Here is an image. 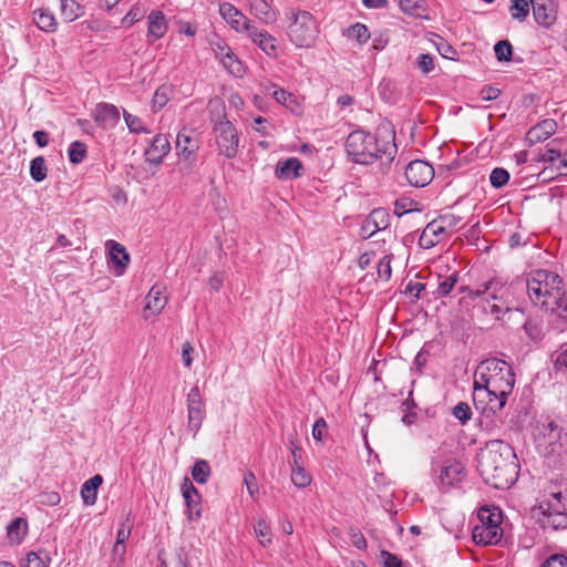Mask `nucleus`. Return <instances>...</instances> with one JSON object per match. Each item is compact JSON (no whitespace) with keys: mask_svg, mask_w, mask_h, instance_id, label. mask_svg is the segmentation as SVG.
<instances>
[{"mask_svg":"<svg viewBox=\"0 0 567 567\" xmlns=\"http://www.w3.org/2000/svg\"><path fill=\"white\" fill-rule=\"evenodd\" d=\"M460 280L458 271L453 270L452 272L437 274L436 275V288L432 291L435 298H442L449 296L455 288Z\"/></svg>","mask_w":567,"mask_h":567,"instance_id":"nucleus-24","label":"nucleus"},{"mask_svg":"<svg viewBox=\"0 0 567 567\" xmlns=\"http://www.w3.org/2000/svg\"><path fill=\"white\" fill-rule=\"evenodd\" d=\"M561 287L560 277L546 269L532 270L526 276V290L530 301L546 311L557 305Z\"/></svg>","mask_w":567,"mask_h":567,"instance_id":"nucleus-4","label":"nucleus"},{"mask_svg":"<svg viewBox=\"0 0 567 567\" xmlns=\"http://www.w3.org/2000/svg\"><path fill=\"white\" fill-rule=\"evenodd\" d=\"M436 49L443 58L449 60H456V50L443 39L439 40V42L436 43Z\"/></svg>","mask_w":567,"mask_h":567,"instance_id":"nucleus-54","label":"nucleus"},{"mask_svg":"<svg viewBox=\"0 0 567 567\" xmlns=\"http://www.w3.org/2000/svg\"><path fill=\"white\" fill-rule=\"evenodd\" d=\"M60 502V494L55 491H44L38 496V503L43 506H56Z\"/></svg>","mask_w":567,"mask_h":567,"instance_id":"nucleus-50","label":"nucleus"},{"mask_svg":"<svg viewBox=\"0 0 567 567\" xmlns=\"http://www.w3.org/2000/svg\"><path fill=\"white\" fill-rule=\"evenodd\" d=\"M349 38L355 39L360 44L365 43L370 39V32L365 24L355 23L347 30Z\"/></svg>","mask_w":567,"mask_h":567,"instance_id":"nucleus-42","label":"nucleus"},{"mask_svg":"<svg viewBox=\"0 0 567 567\" xmlns=\"http://www.w3.org/2000/svg\"><path fill=\"white\" fill-rule=\"evenodd\" d=\"M50 561L48 556L43 557L41 553L31 551L27 554L25 561L22 567H47Z\"/></svg>","mask_w":567,"mask_h":567,"instance_id":"nucleus-47","label":"nucleus"},{"mask_svg":"<svg viewBox=\"0 0 567 567\" xmlns=\"http://www.w3.org/2000/svg\"><path fill=\"white\" fill-rule=\"evenodd\" d=\"M327 422L320 417L318 419L315 424H313V427H312V436L315 440L317 441H322L326 433H327Z\"/></svg>","mask_w":567,"mask_h":567,"instance_id":"nucleus-60","label":"nucleus"},{"mask_svg":"<svg viewBox=\"0 0 567 567\" xmlns=\"http://www.w3.org/2000/svg\"><path fill=\"white\" fill-rule=\"evenodd\" d=\"M95 121L106 126H114L120 121V112L112 104L101 103L96 107Z\"/></svg>","mask_w":567,"mask_h":567,"instance_id":"nucleus-28","label":"nucleus"},{"mask_svg":"<svg viewBox=\"0 0 567 567\" xmlns=\"http://www.w3.org/2000/svg\"><path fill=\"white\" fill-rule=\"evenodd\" d=\"M557 130V123L553 118H546L533 126L526 134L530 144L540 143L549 138Z\"/></svg>","mask_w":567,"mask_h":567,"instance_id":"nucleus-23","label":"nucleus"},{"mask_svg":"<svg viewBox=\"0 0 567 567\" xmlns=\"http://www.w3.org/2000/svg\"><path fill=\"white\" fill-rule=\"evenodd\" d=\"M31 177H47V165L43 156L33 158L30 163Z\"/></svg>","mask_w":567,"mask_h":567,"instance_id":"nucleus-48","label":"nucleus"},{"mask_svg":"<svg viewBox=\"0 0 567 567\" xmlns=\"http://www.w3.org/2000/svg\"><path fill=\"white\" fill-rule=\"evenodd\" d=\"M478 471L483 480L494 488H508L518 476L513 447L503 441L491 442L478 455Z\"/></svg>","mask_w":567,"mask_h":567,"instance_id":"nucleus-1","label":"nucleus"},{"mask_svg":"<svg viewBox=\"0 0 567 567\" xmlns=\"http://www.w3.org/2000/svg\"><path fill=\"white\" fill-rule=\"evenodd\" d=\"M436 219L449 235L453 234L462 221V217L451 213L441 215Z\"/></svg>","mask_w":567,"mask_h":567,"instance_id":"nucleus-40","label":"nucleus"},{"mask_svg":"<svg viewBox=\"0 0 567 567\" xmlns=\"http://www.w3.org/2000/svg\"><path fill=\"white\" fill-rule=\"evenodd\" d=\"M494 51L498 61H511L513 49L512 44L508 41H498L494 47Z\"/></svg>","mask_w":567,"mask_h":567,"instance_id":"nucleus-46","label":"nucleus"},{"mask_svg":"<svg viewBox=\"0 0 567 567\" xmlns=\"http://www.w3.org/2000/svg\"><path fill=\"white\" fill-rule=\"evenodd\" d=\"M212 474V468L206 460H198L192 468V477L198 484L207 483Z\"/></svg>","mask_w":567,"mask_h":567,"instance_id":"nucleus-36","label":"nucleus"},{"mask_svg":"<svg viewBox=\"0 0 567 567\" xmlns=\"http://www.w3.org/2000/svg\"><path fill=\"white\" fill-rule=\"evenodd\" d=\"M272 97L292 113L298 114L300 112V104L297 102L296 97L284 89H275L272 92Z\"/></svg>","mask_w":567,"mask_h":567,"instance_id":"nucleus-34","label":"nucleus"},{"mask_svg":"<svg viewBox=\"0 0 567 567\" xmlns=\"http://www.w3.org/2000/svg\"><path fill=\"white\" fill-rule=\"evenodd\" d=\"M557 305L554 309H550V312H556L560 317H567V292L564 290V286L559 291V300H557Z\"/></svg>","mask_w":567,"mask_h":567,"instance_id":"nucleus-56","label":"nucleus"},{"mask_svg":"<svg viewBox=\"0 0 567 567\" xmlns=\"http://www.w3.org/2000/svg\"><path fill=\"white\" fill-rule=\"evenodd\" d=\"M208 110L220 153L228 158L235 157L238 152L239 138L236 128L227 120L224 102L218 97L210 99Z\"/></svg>","mask_w":567,"mask_h":567,"instance_id":"nucleus-6","label":"nucleus"},{"mask_svg":"<svg viewBox=\"0 0 567 567\" xmlns=\"http://www.w3.org/2000/svg\"><path fill=\"white\" fill-rule=\"evenodd\" d=\"M249 12L265 24L277 21L278 11L272 7L271 0H246Z\"/></svg>","mask_w":567,"mask_h":567,"instance_id":"nucleus-20","label":"nucleus"},{"mask_svg":"<svg viewBox=\"0 0 567 567\" xmlns=\"http://www.w3.org/2000/svg\"><path fill=\"white\" fill-rule=\"evenodd\" d=\"M169 141L164 135H156L146 154L153 162L162 159L169 151Z\"/></svg>","mask_w":567,"mask_h":567,"instance_id":"nucleus-31","label":"nucleus"},{"mask_svg":"<svg viewBox=\"0 0 567 567\" xmlns=\"http://www.w3.org/2000/svg\"><path fill=\"white\" fill-rule=\"evenodd\" d=\"M393 255H385L378 264V277L382 280H389L392 275L391 260Z\"/></svg>","mask_w":567,"mask_h":567,"instance_id":"nucleus-49","label":"nucleus"},{"mask_svg":"<svg viewBox=\"0 0 567 567\" xmlns=\"http://www.w3.org/2000/svg\"><path fill=\"white\" fill-rule=\"evenodd\" d=\"M124 120L131 132L140 133L144 131L143 123L137 116L124 111Z\"/></svg>","mask_w":567,"mask_h":567,"instance_id":"nucleus-55","label":"nucleus"},{"mask_svg":"<svg viewBox=\"0 0 567 567\" xmlns=\"http://www.w3.org/2000/svg\"><path fill=\"white\" fill-rule=\"evenodd\" d=\"M254 532L256 534V536L259 538V543L266 547L268 545L271 544V533H270V528L269 526L267 525V523L265 522V519L262 518H259L255 525H254Z\"/></svg>","mask_w":567,"mask_h":567,"instance_id":"nucleus-41","label":"nucleus"},{"mask_svg":"<svg viewBox=\"0 0 567 567\" xmlns=\"http://www.w3.org/2000/svg\"><path fill=\"white\" fill-rule=\"evenodd\" d=\"M384 567H403L402 561L398 558V556L389 553L382 551Z\"/></svg>","mask_w":567,"mask_h":567,"instance_id":"nucleus-64","label":"nucleus"},{"mask_svg":"<svg viewBox=\"0 0 567 567\" xmlns=\"http://www.w3.org/2000/svg\"><path fill=\"white\" fill-rule=\"evenodd\" d=\"M539 509L543 515L539 523L544 528L558 530L567 527V514L561 492L553 493L550 498L543 501L539 504Z\"/></svg>","mask_w":567,"mask_h":567,"instance_id":"nucleus-9","label":"nucleus"},{"mask_svg":"<svg viewBox=\"0 0 567 567\" xmlns=\"http://www.w3.org/2000/svg\"><path fill=\"white\" fill-rule=\"evenodd\" d=\"M431 472H436L435 466H440L439 475L435 478V484L441 491H446L450 487L458 484L465 476L463 464L456 460H446L442 465L432 457Z\"/></svg>","mask_w":567,"mask_h":567,"instance_id":"nucleus-11","label":"nucleus"},{"mask_svg":"<svg viewBox=\"0 0 567 567\" xmlns=\"http://www.w3.org/2000/svg\"><path fill=\"white\" fill-rule=\"evenodd\" d=\"M33 21L39 29L45 32H55L58 23L54 14L49 9H37L33 11Z\"/></svg>","mask_w":567,"mask_h":567,"instance_id":"nucleus-30","label":"nucleus"},{"mask_svg":"<svg viewBox=\"0 0 567 567\" xmlns=\"http://www.w3.org/2000/svg\"><path fill=\"white\" fill-rule=\"evenodd\" d=\"M515 385V374L512 367L497 358L482 361L474 373L473 400L482 402L495 393L504 399L509 395Z\"/></svg>","mask_w":567,"mask_h":567,"instance_id":"nucleus-2","label":"nucleus"},{"mask_svg":"<svg viewBox=\"0 0 567 567\" xmlns=\"http://www.w3.org/2000/svg\"><path fill=\"white\" fill-rule=\"evenodd\" d=\"M563 429L551 419L546 417L538 426V435L543 436V444L551 446V452H557L561 447L558 441L561 437Z\"/></svg>","mask_w":567,"mask_h":567,"instance_id":"nucleus-22","label":"nucleus"},{"mask_svg":"<svg viewBox=\"0 0 567 567\" xmlns=\"http://www.w3.org/2000/svg\"><path fill=\"white\" fill-rule=\"evenodd\" d=\"M540 567H567V557L563 554H554Z\"/></svg>","mask_w":567,"mask_h":567,"instance_id":"nucleus-57","label":"nucleus"},{"mask_svg":"<svg viewBox=\"0 0 567 567\" xmlns=\"http://www.w3.org/2000/svg\"><path fill=\"white\" fill-rule=\"evenodd\" d=\"M68 155L71 163H82L86 156V145L80 141L72 142L69 146Z\"/></svg>","mask_w":567,"mask_h":567,"instance_id":"nucleus-38","label":"nucleus"},{"mask_svg":"<svg viewBox=\"0 0 567 567\" xmlns=\"http://www.w3.org/2000/svg\"><path fill=\"white\" fill-rule=\"evenodd\" d=\"M105 246L109 250L107 260L115 268L114 274L122 276L130 262V255L126 248L122 244L111 239L105 243Z\"/></svg>","mask_w":567,"mask_h":567,"instance_id":"nucleus-18","label":"nucleus"},{"mask_svg":"<svg viewBox=\"0 0 567 567\" xmlns=\"http://www.w3.org/2000/svg\"><path fill=\"white\" fill-rule=\"evenodd\" d=\"M267 55L276 58L278 55V42L268 31L259 29L255 23L251 31L246 34Z\"/></svg>","mask_w":567,"mask_h":567,"instance_id":"nucleus-17","label":"nucleus"},{"mask_svg":"<svg viewBox=\"0 0 567 567\" xmlns=\"http://www.w3.org/2000/svg\"><path fill=\"white\" fill-rule=\"evenodd\" d=\"M554 365L558 372L567 373V343L559 347L553 354Z\"/></svg>","mask_w":567,"mask_h":567,"instance_id":"nucleus-44","label":"nucleus"},{"mask_svg":"<svg viewBox=\"0 0 567 567\" xmlns=\"http://www.w3.org/2000/svg\"><path fill=\"white\" fill-rule=\"evenodd\" d=\"M453 415L462 423L465 424L472 416L471 408L467 403L460 402L453 408Z\"/></svg>","mask_w":567,"mask_h":567,"instance_id":"nucleus-51","label":"nucleus"},{"mask_svg":"<svg viewBox=\"0 0 567 567\" xmlns=\"http://www.w3.org/2000/svg\"><path fill=\"white\" fill-rule=\"evenodd\" d=\"M187 506V518L189 520H197L200 518V495L189 498H184Z\"/></svg>","mask_w":567,"mask_h":567,"instance_id":"nucleus-45","label":"nucleus"},{"mask_svg":"<svg viewBox=\"0 0 567 567\" xmlns=\"http://www.w3.org/2000/svg\"><path fill=\"white\" fill-rule=\"evenodd\" d=\"M132 530V524L130 523L128 518L123 522L117 530L116 535V542L117 544L125 545V542L130 538Z\"/></svg>","mask_w":567,"mask_h":567,"instance_id":"nucleus-59","label":"nucleus"},{"mask_svg":"<svg viewBox=\"0 0 567 567\" xmlns=\"http://www.w3.org/2000/svg\"><path fill=\"white\" fill-rule=\"evenodd\" d=\"M536 22L543 27L551 25L556 20L555 0H529Z\"/></svg>","mask_w":567,"mask_h":567,"instance_id":"nucleus-19","label":"nucleus"},{"mask_svg":"<svg viewBox=\"0 0 567 567\" xmlns=\"http://www.w3.org/2000/svg\"><path fill=\"white\" fill-rule=\"evenodd\" d=\"M507 398L508 395H504L502 399L495 393V395L486 396L482 402L473 400L476 410H480L483 415L481 425L491 434L501 430L503 422L497 414L504 409Z\"/></svg>","mask_w":567,"mask_h":567,"instance_id":"nucleus-10","label":"nucleus"},{"mask_svg":"<svg viewBox=\"0 0 567 567\" xmlns=\"http://www.w3.org/2000/svg\"><path fill=\"white\" fill-rule=\"evenodd\" d=\"M176 150L184 161L192 163L199 150L198 133L193 128L184 126L177 134Z\"/></svg>","mask_w":567,"mask_h":567,"instance_id":"nucleus-13","label":"nucleus"},{"mask_svg":"<svg viewBox=\"0 0 567 567\" xmlns=\"http://www.w3.org/2000/svg\"><path fill=\"white\" fill-rule=\"evenodd\" d=\"M219 13L227 24L236 32L247 34L248 31H251L254 22L234 4L229 2L220 3Z\"/></svg>","mask_w":567,"mask_h":567,"instance_id":"nucleus-14","label":"nucleus"},{"mask_svg":"<svg viewBox=\"0 0 567 567\" xmlns=\"http://www.w3.org/2000/svg\"><path fill=\"white\" fill-rule=\"evenodd\" d=\"M103 483V477L100 474L94 475L85 481L81 488V497L85 505H94L97 498V489Z\"/></svg>","mask_w":567,"mask_h":567,"instance_id":"nucleus-29","label":"nucleus"},{"mask_svg":"<svg viewBox=\"0 0 567 567\" xmlns=\"http://www.w3.org/2000/svg\"><path fill=\"white\" fill-rule=\"evenodd\" d=\"M219 60L230 74L237 78H241L244 75L245 68L243 63L235 56V54L233 53L228 45L221 47Z\"/></svg>","mask_w":567,"mask_h":567,"instance_id":"nucleus-27","label":"nucleus"},{"mask_svg":"<svg viewBox=\"0 0 567 567\" xmlns=\"http://www.w3.org/2000/svg\"><path fill=\"white\" fill-rule=\"evenodd\" d=\"M346 148L353 162L362 165H372L380 161L377 174H388V168L394 158L395 147L389 141L380 142L374 135L354 131L349 134Z\"/></svg>","mask_w":567,"mask_h":567,"instance_id":"nucleus-3","label":"nucleus"},{"mask_svg":"<svg viewBox=\"0 0 567 567\" xmlns=\"http://www.w3.org/2000/svg\"><path fill=\"white\" fill-rule=\"evenodd\" d=\"M275 173L277 177H300L303 172V165L297 157H289L277 163Z\"/></svg>","mask_w":567,"mask_h":567,"instance_id":"nucleus-25","label":"nucleus"},{"mask_svg":"<svg viewBox=\"0 0 567 567\" xmlns=\"http://www.w3.org/2000/svg\"><path fill=\"white\" fill-rule=\"evenodd\" d=\"M145 11L142 10L138 4H134L131 10L122 19V23L125 25H132L144 18Z\"/></svg>","mask_w":567,"mask_h":567,"instance_id":"nucleus-52","label":"nucleus"},{"mask_svg":"<svg viewBox=\"0 0 567 567\" xmlns=\"http://www.w3.org/2000/svg\"><path fill=\"white\" fill-rule=\"evenodd\" d=\"M291 23L288 28V35L297 47L309 48L315 43L318 34V27L315 18L308 11L290 10Z\"/></svg>","mask_w":567,"mask_h":567,"instance_id":"nucleus-8","label":"nucleus"},{"mask_svg":"<svg viewBox=\"0 0 567 567\" xmlns=\"http://www.w3.org/2000/svg\"><path fill=\"white\" fill-rule=\"evenodd\" d=\"M389 226V213L384 208H374L362 221L360 227V236L363 239H368L378 231L385 230Z\"/></svg>","mask_w":567,"mask_h":567,"instance_id":"nucleus-15","label":"nucleus"},{"mask_svg":"<svg viewBox=\"0 0 567 567\" xmlns=\"http://www.w3.org/2000/svg\"><path fill=\"white\" fill-rule=\"evenodd\" d=\"M477 518L478 524L472 532L473 540L483 546L497 544L503 536L501 509L495 506H483L478 511Z\"/></svg>","mask_w":567,"mask_h":567,"instance_id":"nucleus-7","label":"nucleus"},{"mask_svg":"<svg viewBox=\"0 0 567 567\" xmlns=\"http://www.w3.org/2000/svg\"><path fill=\"white\" fill-rule=\"evenodd\" d=\"M434 174L433 166L424 161H412L405 167V177H434Z\"/></svg>","mask_w":567,"mask_h":567,"instance_id":"nucleus-32","label":"nucleus"},{"mask_svg":"<svg viewBox=\"0 0 567 567\" xmlns=\"http://www.w3.org/2000/svg\"><path fill=\"white\" fill-rule=\"evenodd\" d=\"M186 403L188 427L196 433L205 419V402L197 385L193 386L187 393Z\"/></svg>","mask_w":567,"mask_h":567,"instance_id":"nucleus-12","label":"nucleus"},{"mask_svg":"<svg viewBox=\"0 0 567 567\" xmlns=\"http://www.w3.org/2000/svg\"><path fill=\"white\" fill-rule=\"evenodd\" d=\"M28 530L27 520L23 518L13 519L7 527V536L12 544H20Z\"/></svg>","mask_w":567,"mask_h":567,"instance_id":"nucleus-33","label":"nucleus"},{"mask_svg":"<svg viewBox=\"0 0 567 567\" xmlns=\"http://www.w3.org/2000/svg\"><path fill=\"white\" fill-rule=\"evenodd\" d=\"M171 90L167 86H161L156 90L154 96H153V107L154 109H162L167 104L169 101L168 94Z\"/></svg>","mask_w":567,"mask_h":567,"instance_id":"nucleus-53","label":"nucleus"},{"mask_svg":"<svg viewBox=\"0 0 567 567\" xmlns=\"http://www.w3.org/2000/svg\"><path fill=\"white\" fill-rule=\"evenodd\" d=\"M81 6L75 0H60V13L65 22H72L80 17Z\"/></svg>","mask_w":567,"mask_h":567,"instance_id":"nucleus-35","label":"nucleus"},{"mask_svg":"<svg viewBox=\"0 0 567 567\" xmlns=\"http://www.w3.org/2000/svg\"><path fill=\"white\" fill-rule=\"evenodd\" d=\"M417 66L423 73H430L434 69L433 58L430 54H421L417 58Z\"/></svg>","mask_w":567,"mask_h":567,"instance_id":"nucleus-62","label":"nucleus"},{"mask_svg":"<svg viewBox=\"0 0 567 567\" xmlns=\"http://www.w3.org/2000/svg\"><path fill=\"white\" fill-rule=\"evenodd\" d=\"M529 0H512L509 12L513 19L518 21L525 20L529 12Z\"/></svg>","mask_w":567,"mask_h":567,"instance_id":"nucleus-39","label":"nucleus"},{"mask_svg":"<svg viewBox=\"0 0 567 567\" xmlns=\"http://www.w3.org/2000/svg\"><path fill=\"white\" fill-rule=\"evenodd\" d=\"M244 483L247 487V491L251 497H256L259 493L257 478L252 472H248L245 474Z\"/></svg>","mask_w":567,"mask_h":567,"instance_id":"nucleus-58","label":"nucleus"},{"mask_svg":"<svg viewBox=\"0 0 567 567\" xmlns=\"http://www.w3.org/2000/svg\"><path fill=\"white\" fill-rule=\"evenodd\" d=\"M447 236L449 234L445 231L442 225L437 223V219H434L430 221L423 229L419 238V245L424 249H430L443 241L445 238H447Z\"/></svg>","mask_w":567,"mask_h":567,"instance_id":"nucleus-21","label":"nucleus"},{"mask_svg":"<svg viewBox=\"0 0 567 567\" xmlns=\"http://www.w3.org/2000/svg\"><path fill=\"white\" fill-rule=\"evenodd\" d=\"M168 302V297L165 295V287L154 285L145 297V306L143 308L144 319L158 316Z\"/></svg>","mask_w":567,"mask_h":567,"instance_id":"nucleus-16","label":"nucleus"},{"mask_svg":"<svg viewBox=\"0 0 567 567\" xmlns=\"http://www.w3.org/2000/svg\"><path fill=\"white\" fill-rule=\"evenodd\" d=\"M458 290L461 293H466L465 298L472 301L480 298L482 310L496 320H499L504 313L511 310L505 302V298L509 293V287L496 278H492L476 288L460 286Z\"/></svg>","mask_w":567,"mask_h":567,"instance_id":"nucleus-5","label":"nucleus"},{"mask_svg":"<svg viewBox=\"0 0 567 567\" xmlns=\"http://www.w3.org/2000/svg\"><path fill=\"white\" fill-rule=\"evenodd\" d=\"M291 467V482L298 488H305L311 483V475L301 465Z\"/></svg>","mask_w":567,"mask_h":567,"instance_id":"nucleus-37","label":"nucleus"},{"mask_svg":"<svg viewBox=\"0 0 567 567\" xmlns=\"http://www.w3.org/2000/svg\"><path fill=\"white\" fill-rule=\"evenodd\" d=\"M416 205L417 203L410 198H400L394 203V214L398 217H401L408 213L420 212L419 208L414 207Z\"/></svg>","mask_w":567,"mask_h":567,"instance_id":"nucleus-43","label":"nucleus"},{"mask_svg":"<svg viewBox=\"0 0 567 567\" xmlns=\"http://www.w3.org/2000/svg\"><path fill=\"white\" fill-rule=\"evenodd\" d=\"M425 284L416 282V281H410L405 286L404 293L411 295L414 297V300H417L420 298V293L425 289Z\"/></svg>","mask_w":567,"mask_h":567,"instance_id":"nucleus-61","label":"nucleus"},{"mask_svg":"<svg viewBox=\"0 0 567 567\" xmlns=\"http://www.w3.org/2000/svg\"><path fill=\"white\" fill-rule=\"evenodd\" d=\"M147 34L154 39H162L167 32V21L162 11L154 10L147 16Z\"/></svg>","mask_w":567,"mask_h":567,"instance_id":"nucleus-26","label":"nucleus"},{"mask_svg":"<svg viewBox=\"0 0 567 567\" xmlns=\"http://www.w3.org/2000/svg\"><path fill=\"white\" fill-rule=\"evenodd\" d=\"M181 489L184 498H189V496L194 497L199 495L197 488L193 485L188 477L184 478Z\"/></svg>","mask_w":567,"mask_h":567,"instance_id":"nucleus-63","label":"nucleus"}]
</instances>
